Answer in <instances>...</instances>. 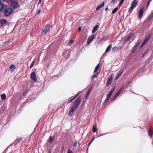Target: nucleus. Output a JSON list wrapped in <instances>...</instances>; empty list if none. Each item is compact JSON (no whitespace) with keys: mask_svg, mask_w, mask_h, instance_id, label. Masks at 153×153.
Wrapping results in <instances>:
<instances>
[{"mask_svg":"<svg viewBox=\"0 0 153 153\" xmlns=\"http://www.w3.org/2000/svg\"><path fill=\"white\" fill-rule=\"evenodd\" d=\"M150 38V36L149 35L147 36L146 37L145 39L144 40L146 41V42H147L148 40Z\"/></svg>","mask_w":153,"mask_h":153,"instance_id":"29","label":"nucleus"},{"mask_svg":"<svg viewBox=\"0 0 153 153\" xmlns=\"http://www.w3.org/2000/svg\"><path fill=\"white\" fill-rule=\"evenodd\" d=\"M1 99L2 100H4L6 98V95L5 94H3L1 95Z\"/></svg>","mask_w":153,"mask_h":153,"instance_id":"22","label":"nucleus"},{"mask_svg":"<svg viewBox=\"0 0 153 153\" xmlns=\"http://www.w3.org/2000/svg\"><path fill=\"white\" fill-rule=\"evenodd\" d=\"M123 2H122V1H120V3L121 4H122L123 3Z\"/></svg>","mask_w":153,"mask_h":153,"instance_id":"49","label":"nucleus"},{"mask_svg":"<svg viewBox=\"0 0 153 153\" xmlns=\"http://www.w3.org/2000/svg\"><path fill=\"white\" fill-rule=\"evenodd\" d=\"M35 60L34 59L32 63H31V65L30 66V68L31 69L33 67V65L35 63Z\"/></svg>","mask_w":153,"mask_h":153,"instance_id":"28","label":"nucleus"},{"mask_svg":"<svg viewBox=\"0 0 153 153\" xmlns=\"http://www.w3.org/2000/svg\"><path fill=\"white\" fill-rule=\"evenodd\" d=\"M122 5V4L119 3V7H120Z\"/></svg>","mask_w":153,"mask_h":153,"instance_id":"52","label":"nucleus"},{"mask_svg":"<svg viewBox=\"0 0 153 153\" xmlns=\"http://www.w3.org/2000/svg\"><path fill=\"white\" fill-rule=\"evenodd\" d=\"M81 98L80 97H78L74 102V106L77 108L81 103Z\"/></svg>","mask_w":153,"mask_h":153,"instance_id":"1","label":"nucleus"},{"mask_svg":"<svg viewBox=\"0 0 153 153\" xmlns=\"http://www.w3.org/2000/svg\"><path fill=\"white\" fill-rule=\"evenodd\" d=\"M124 88V86H123L122 88L120 89L117 92L116 94L115 95L114 97V99H115L116 97H118L120 94V93L121 92V91L122 89Z\"/></svg>","mask_w":153,"mask_h":153,"instance_id":"16","label":"nucleus"},{"mask_svg":"<svg viewBox=\"0 0 153 153\" xmlns=\"http://www.w3.org/2000/svg\"><path fill=\"white\" fill-rule=\"evenodd\" d=\"M113 80V78L112 76H111L108 79V81L107 82V86L109 85L112 82Z\"/></svg>","mask_w":153,"mask_h":153,"instance_id":"13","label":"nucleus"},{"mask_svg":"<svg viewBox=\"0 0 153 153\" xmlns=\"http://www.w3.org/2000/svg\"><path fill=\"white\" fill-rule=\"evenodd\" d=\"M104 4H105L104 2H103L102 3H101L97 7L96 9V10H99L102 7H103L104 6Z\"/></svg>","mask_w":153,"mask_h":153,"instance_id":"14","label":"nucleus"},{"mask_svg":"<svg viewBox=\"0 0 153 153\" xmlns=\"http://www.w3.org/2000/svg\"><path fill=\"white\" fill-rule=\"evenodd\" d=\"M77 143H76V142H75V143L74 144H73V146H74V147H76V146H77Z\"/></svg>","mask_w":153,"mask_h":153,"instance_id":"39","label":"nucleus"},{"mask_svg":"<svg viewBox=\"0 0 153 153\" xmlns=\"http://www.w3.org/2000/svg\"><path fill=\"white\" fill-rule=\"evenodd\" d=\"M99 27V26L98 25H97L96 26L93 28L92 31V33H94L97 30L98 28Z\"/></svg>","mask_w":153,"mask_h":153,"instance_id":"18","label":"nucleus"},{"mask_svg":"<svg viewBox=\"0 0 153 153\" xmlns=\"http://www.w3.org/2000/svg\"><path fill=\"white\" fill-rule=\"evenodd\" d=\"M30 77L35 82H37V79L35 72L31 73Z\"/></svg>","mask_w":153,"mask_h":153,"instance_id":"5","label":"nucleus"},{"mask_svg":"<svg viewBox=\"0 0 153 153\" xmlns=\"http://www.w3.org/2000/svg\"><path fill=\"white\" fill-rule=\"evenodd\" d=\"M108 7H106L105 8V11H107V10H108Z\"/></svg>","mask_w":153,"mask_h":153,"instance_id":"48","label":"nucleus"},{"mask_svg":"<svg viewBox=\"0 0 153 153\" xmlns=\"http://www.w3.org/2000/svg\"><path fill=\"white\" fill-rule=\"evenodd\" d=\"M18 4V3L16 1L13 2L11 4V7L14 9H16L19 6Z\"/></svg>","mask_w":153,"mask_h":153,"instance_id":"11","label":"nucleus"},{"mask_svg":"<svg viewBox=\"0 0 153 153\" xmlns=\"http://www.w3.org/2000/svg\"><path fill=\"white\" fill-rule=\"evenodd\" d=\"M147 42H146V41L145 40H144L143 42V43H144L145 44H146V43Z\"/></svg>","mask_w":153,"mask_h":153,"instance_id":"45","label":"nucleus"},{"mask_svg":"<svg viewBox=\"0 0 153 153\" xmlns=\"http://www.w3.org/2000/svg\"><path fill=\"white\" fill-rule=\"evenodd\" d=\"M133 35V34L132 33H131L130 34H129L128 36L126 38V41H128L132 37Z\"/></svg>","mask_w":153,"mask_h":153,"instance_id":"23","label":"nucleus"},{"mask_svg":"<svg viewBox=\"0 0 153 153\" xmlns=\"http://www.w3.org/2000/svg\"><path fill=\"white\" fill-rule=\"evenodd\" d=\"M118 9V8L117 7L114 8L112 11V13L113 14H114L115 13H116Z\"/></svg>","mask_w":153,"mask_h":153,"instance_id":"26","label":"nucleus"},{"mask_svg":"<svg viewBox=\"0 0 153 153\" xmlns=\"http://www.w3.org/2000/svg\"><path fill=\"white\" fill-rule=\"evenodd\" d=\"M90 91H91V90H90L88 91V92L87 94H86V97H87L90 94Z\"/></svg>","mask_w":153,"mask_h":153,"instance_id":"36","label":"nucleus"},{"mask_svg":"<svg viewBox=\"0 0 153 153\" xmlns=\"http://www.w3.org/2000/svg\"><path fill=\"white\" fill-rule=\"evenodd\" d=\"M95 37L94 35H92L91 36L89 37L88 39L87 45H89L90 43L92 41Z\"/></svg>","mask_w":153,"mask_h":153,"instance_id":"10","label":"nucleus"},{"mask_svg":"<svg viewBox=\"0 0 153 153\" xmlns=\"http://www.w3.org/2000/svg\"><path fill=\"white\" fill-rule=\"evenodd\" d=\"M100 65L99 64H97V66H96L94 70V72L95 73L96 71H97L100 68Z\"/></svg>","mask_w":153,"mask_h":153,"instance_id":"21","label":"nucleus"},{"mask_svg":"<svg viewBox=\"0 0 153 153\" xmlns=\"http://www.w3.org/2000/svg\"><path fill=\"white\" fill-rule=\"evenodd\" d=\"M152 128L151 127L150 129L149 130L148 133L149 134L151 138H152L153 134V131L152 129Z\"/></svg>","mask_w":153,"mask_h":153,"instance_id":"17","label":"nucleus"},{"mask_svg":"<svg viewBox=\"0 0 153 153\" xmlns=\"http://www.w3.org/2000/svg\"><path fill=\"white\" fill-rule=\"evenodd\" d=\"M22 137H19V138H17L16 140V141H17L18 142H19L20 141H21V140H22Z\"/></svg>","mask_w":153,"mask_h":153,"instance_id":"32","label":"nucleus"},{"mask_svg":"<svg viewBox=\"0 0 153 153\" xmlns=\"http://www.w3.org/2000/svg\"><path fill=\"white\" fill-rule=\"evenodd\" d=\"M15 66L13 65H12L10 67V70L11 71H13L15 69Z\"/></svg>","mask_w":153,"mask_h":153,"instance_id":"25","label":"nucleus"},{"mask_svg":"<svg viewBox=\"0 0 153 153\" xmlns=\"http://www.w3.org/2000/svg\"><path fill=\"white\" fill-rule=\"evenodd\" d=\"M152 0H148V2H150L152 1Z\"/></svg>","mask_w":153,"mask_h":153,"instance_id":"53","label":"nucleus"},{"mask_svg":"<svg viewBox=\"0 0 153 153\" xmlns=\"http://www.w3.org/2000/svg\"><path fill=\"white\" fill-rule=\"evenodd\" d=\"M147 42H146V41L145 40H144L143 42V43H144L145 44H146V43Z\"/></svg>","mask_w":153,"mask_h":153,"instance_id":"46","label":"nucleus"},{"mask_svg":"<svg viewBox=\"0 0 153 153\" xmlns=\"http://www.w3.org/2000/svg\"><path fill=\"white\" fill-rule=\"evenodd\" d=\"M13 9L10 8L7 9L4 13V15L5 16H7L10 15L13 12Z\"/></svg>","mask_w":153,"mask_h":153,"instance_id":"3","label":"nucleus"},{"mask_svg":"<svg viewBox=\"0 0 153 153\" xmlns=\"http://www.w3.org/2000/svg\"><path fill=\"white\" fill-rule=\"evenodd\" d=\"M143 7H141L139 11V19H141L143 15Z\"/></svg>","mask_w":153,"mask_h":153,"instance_id":"8","label":"nucleus"},{"mask_svg":"<svg viewBox=\"0 0 153 153\" xmlns=\"http://www.w3.org/2000/svg\"><path fill=\"white\" fill-rule=\"evenodd\" d=\"M49 30V25H46L42 30V34L43 35H45L46 33L48 32Z\"/></svg>","mask_w":153,"mask_h":153,"instance_id":"4","label":"nucleus"},{"mask_svg":"<svg viewBox=\"0 0 153 153\" xmlns=\"http://www.w3.org/2000/svg\"><path fill=\"white\" fill-rule=\"evenodd\" d=\"M130 83H131V82H130H130H128V84H130Z\"/></svg>","mask_w":153,"mask_h":153,"instance_id":"55","label":"nucleus"},{"mask_svg":"<svg viewBox=\"0 0 153 153\" xmlns=\"http://www.w3.org/2000/svg\"><path fill=\"white\" fill-rule=\"evenodd\" d=\"M97 77V76L96 75H94L92 76V80L94 78H96Z\"/></svg>","mask_w":153,"mask_h":153,"instance_id":"33","label":"nucleus"},{"mask_svg":"<svg viewBox=\"0 0 153 153\" xmlns=\"http://www.w3.org/2000/svg\"><path fill=\"white\" fill-rule=\"evenodd\" d=\"M78 30L80 32V31H81V27H79L78 28Z\"/></svg>","mask_w":153,"mask_h":153,"instance_id":"43","label":"nucleus"},{"mask_svg":"<svg viewBox=\"0 0 153 153\" xmlns=\"http://www.w3.org/2000/svg\"><path fill=\"white\" fill-rule=\"evenodd\" d=\"M112 94H111V93H109V94H108V96H107L108 97V98H110V97H111V95H112Z\"/></svg>","mask_w":153,"mask_h":153,"instance_id":"37","label":"nucleus"},{"mask_svg":"<svg viewBox=\"0 0 153 153\" xmlns=\"http://www.w3.org/2000/svg\"><path fill=\"white\" fill-rule=\"evenodd\" d=\"M145 44L143 42L140 46V47H143Z\"/></svg>","mask_w":153,"mask_h":153,"instance_id":"40","label":"nucleus"},{"mask_svg":"<svg viewBox=\"0 0 153 153\" xmlns=\"http://www.w3.org/2000/svg\"><path fill=\"white\" fill-rule=\"evenodd\" d=\"M76 108L74 106L72 107L69 111L68 113V115L69 116H71Z\"/></svg>","mask_w":153,"mask_h":153,"instance_id":"9","label":"nucleus"},{"mask_svg":"<svg viewBox=\"0 0 153 153\" xmlns=\"http://www.w3.org/2000/svg\"><path fill=\"white\" fill-rule=\"evenodd\" d=\"M115 87H114L110 91V92H109L110 93H111V94H112L114 92V91L115 90Z\"/></svg>","mask_w":153,"mask_h":153,"instance_id":"31","label":"nucleus"},{"mask_svg":"<svg viewBox=\"0 0 153 153\" xmlns=\"http://www.w3.org/2000/svg\"><path fill=\"white\" fill-rule=\"evenodd\" d=\"M109 99L110 98H108V97H107L105 101V103H106L108 101Z\"/></svg>","mask_w":153,"mask_h":153,"instance_id":"35","label":"nucleus"},{"mask_svg":"<svg viewBox=\"0 0 153 153\" xmlns=\"http://www.w3.org/2000/svg\"><path fill=\"white\" fill-rule=\"evenodd\" d=\"M74 42V41L73 40L71 39L70 40L68 44L71 45Z\"/></svg>","mask_w":153,"mask_h":153,"instance_id":"30","label":"nucleus"},{"mask_svg":"<svg viewBox=\"0 0 153 153\" xmlns=\"http://www.w3.org/2000/svg\"><path fill=\"white\" fill-rule=\"evenodd\" d=\"M116 48H117V47L116 46H115V47L113 48L112 49H113V50H114L115 49H116Z\"/></svg>","mask_w":153,"mask_h":153,"instance_id":"42","label":"nucleus"},{"mask_svg":"<svg viewBox=\"0 0 153 153\" xmlns=\"http://www.w3.org/2000/svg\"><path fill=\"white\" fill-rule=\"evenodd\" d=\"M150 2H148V4H147V7H148L149 4H150Z\"/></svg>","mask_w":153,"mask_h":153,"instance_id":"50","label":"nucleus"},{"mask_svg":"<svg viewBox=\"0 0 153 153\" xmlns=\"http://www.w3.org/2000/svg\"><path fill=\"white\" fill-rule=\"evenodd\" d=\"M138 1H136V0H133L131 3V6L129 8V12L131 13L133 9L136 6L137 4Z\"/></svg>","mask_w":153,"mask_h":153,"instance_id":"2","label":"nucleus"},{"mask_svg":"<svg viewBox=\"0 0 153 153\" xmlns=\"http://www.w3.org/2000/svg\"><path fill=\"white\" fill-rule=\"evenodd\" d=\"M117 0H112V2L113 3H115L116 2Z\"/></svg>","mask_w":153,"mask_h":153,"instance_id":"41","label":"nucleus"},{"mask_svg":"<svg viewBox=\"0 0 153 153\" xmlns=\"http://www.w3.org/2000/svg\"><path fill=\"white\" fill-rule=\"evenodd\" d=\"M41 10H39L38 12V14H39L41 12Z\"/></svg>","mask_w":153,"mask_h":153,"instance_id":"44","label":"nucleus"},{"mask_svg":"<svg viewBox=\"0 0 153 153\" xmlns=\"http://www.w3.org/2000/svg\"><path fill=\"white\" fill-rule=\"evenodd\" d=\"M79 93H78L77 94V95H76L74 97V98H72V99H71L68 102V103H69L71 102L76 97H77V96L79 94Z\"/></svg>","mask_w":153,"mask_h":153,"instance_id":"27","label":"nucleus"},{"mask_svg":"<svg viewBox=\"0 0 153 153\" xmlns=\"http://www.w3.org/2000/svg\"><path fill=\"white\" fill-rule=\"evenodd\" d=\"M97 125L96 124H94L93 126V130L94 132H95L97 131Z\"/></svg>","mask_w":153,"mask_h":153,"instance_id":"19","label":"nucleus"},{"mask_svg":"<svg viewBox=\"0 0 153 153\" xmlns=\"http://www.w3.org/2000/svg\"><path fill=\"white\" fill-rule=\"evenodd\" d=\"M123 70L121 69L119 71L115 77V79H118L122 75L123 72Z\"/></svg>","mask_w":153,"mask_h":153,"instance_id":"12","label":"nucleus"},{"mask_svg":"<svg viewBox=\"0 0 153 153\" xmlns=\"http://www.w3.org/2000/svg\"><path fill=\"white\" fill-rule=\"evenodd\" d=\"M7 7L6 5H4L2 2H0V11L5 10Z\"/></svg>","mask_w":153,"mask_h":153,"instance_id":"6","label":"nucleus"},{"mask_svg":"<svg viewBox=\"0 0 153 153\" xmlns=\"http://www.w3.org/2000/svg\"><path fill=\"white\" fill-rule=\"evenodd\" d=\"M41 1H42L41 0H39V2H38V4H39V3H41Z\"/></svg>","mask_w":153,"mask_h":153,"instance_id":"47","label":"nucleus"},{"mask_svg":"<svg viewBox=\"0 0 153 153\" xmlns=\"http://www.w3.org/2000/svg\"><path fill=\"white\" fill-rule=\"evenodd\" d=\"M122 5V4L119 3V7H120Z\"/></svg>","mask_w":153,"mask_h":153,"instance_id":"51","label":"nucleus"},{"mask_svg":"<svg viewBox=\"0 0 153 153\" xmlns=\"http://www.w3.org/2000/svg\"><path fill=\"white\" fill-rule=\"evenodd\" d=\"M152 140H153V142H152V144L153 145V139H152Z\"/></svg>","mask_w":153,"mask_h":153,"instance_id":"56","label":"nucleus"},{"mask_svg":"<svg viewBox=\"0 0 153 153\" xmlns=\"http://www.w3.org/2000/svg\"><path fill=\"white\" fill-rule=\"evenodd\" d=\"M94 140V139H93V140H91L88 143V147L90 146V145L91 144V143H92V142Z\"/></svg>","mask_w":153,"mask_h":153,"instance_id":"34","label":"nucleus"},{"mask_svg":"<svg viewBox=\"0 0 153 153\" xmlns=\"http://www.w3.org/2000/svg\"><path fill=\"white\" fill-rule=\"evenodd\" d=\"M139 45V43H137L136 44L134 48L132 50V51H131V52L132 53H134L135 52L136 50L137 49V48Z\"/></svg>","mask_w":153,"mask_h":153,"instance_id":"15","label":"nucleus"},{"mask_svg":"<svg viewBox=\"0 0 153 153\" xmlns=\"http://www.w3.org/2000/svg\"><path fill=\"white\" fill-rule=\"evenodd\" d=\"M53 140V137H52L51 136L49 138V139L48 140V141L49 143H51Z\"/></svg>","mask_w":153,"mask_h":153,"instance_id":"24","label":"nucleus"},{"mask_svg":"<svg viewBox=\"0 0 153 153\" xmlns=\"http://www.w3.org/2000/svg\"><path fill=\"white\" fill-rule=\"evenodd\" d=\"M112 46L111 45H109L108 46V47L107 48L105 52H107L108 51H110V50L111 49V48Z\"/></svg>","mask_w":153,"mask_h":153,"instance_id":"20","label":"nucleus"},{"mask_svg":"<svg viewBox=\"0 0 153 153\" xmlns=\"http://www.w3.org/2000/svg\"><path fill=\"white\" fill-rule=\"evenodd\" d=\"M0 22L1 25L2 26H4L8 23V22L5 19H1L0 20Z\"/></svg>","mask_w":153,"mask_h":153,"instance_id":"7","label":"nucleus"},{"mask_svg":"<svg viewBox=\"0 0 153 153\" xmlns=\"http://www.w3.org/2000/svg\"><path fill=\"white\" fill-rule=\"evenodd\" d=\"M68 153H73L70 150H68Z\"/></svg>","mask_w":153,"mask_h":153,"instance_id":"38","label":"nucleus"},{"mask_svg":"<svg viewBox=\"0 0 153 153\" xmlns=\"http://www.w3.org/2000/svg\"><path fill=\"white\" fill-rule=\"evenodd\" d=\"M124 1H125V0H121L120 1H122V2H124Z\"/></svg>","mask_w":153,"mask_h":153,"instance_id":"54","label":"nucleus"}]
</instances>
